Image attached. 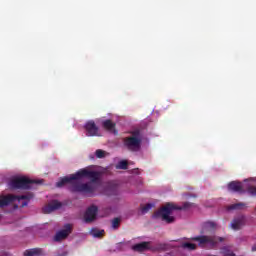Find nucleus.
Instances as JSON below:
<instances>
[{
  "label": "nucleus",
  "mask_w": 256,
  "mask_h": 256,
  "mask_svg": "<svg viewBox=\"0 0 256 256\" xmlns=\"http://www.w3.org/2000/svg\"><path fill=\"white\" fill-rule=\"evenodd\" d=\"M132 249L137 253H143L144 251H149L151 250V242H140V243L134 244L132 246Z\"/></svg>",
  "instance_id": "obj_14"
},
{
  "label": "nucleus",
  "mask_w": 256,
  "mask_h": 256,
  "mask_svg": "<svg viewBox=\"0 0 256 256\" xmlns=\"http://www.w3.org/2000/svg\"><path fill=\"white\" fill-rule=\"evenodd\" d=\"M182 249H186L187 251H195L197 249V244L191 242H184L181 244Z\"/></svg>",
  "instance_id": "obj_19"
},
{
  "label": "nucleus",
  "mask_w": 256,
  "mask_h": 256,
  "mask_svg": "<svg viewBox=\"0 0 256 256\" xmlns=\"http://www.w3.org/2000/svg\"><path fill=\"white\" fill-rule=\"evenodd\" d=\"M61 202L54 200L52 202H50L48 205H46L42 211L45 214H49V213H53V211H57V209H61Z\"/></svg>",
  "instance_id": "obj_13"
},
{
  "label": "nucleus",
  "mask_w": 256,
  "mask_h": 256,
  "mask_svg": "<svg viewBox=\"0 0 256 256\" xmlns=\"http://www.w3.org/2000/svg\"><path fill=\"white\" fill-rule=\"evenodd\" d=\"M97 213H99V208L96 205H91L84 213V221L86 223H93L97 219Z\"/></svg>",
  "instance_id": "obj_8"
},
{
  "label": "nucleus",
  "mask_w": 256,
  "mask_h": 256,
  "mask_svg": "<svg viewBox=\"0 0 256 256\" xmlns=\"http://www.w3.org/2000/svg\"><path fill=\"white\" fill-rule=\"evenodd\" d=\"M190 241H197L200 247L203 245H211V247H215L218 241L223 242L225 239L223 237H216V236H207V235H200L195 236L189 239Z\"/></svg>",
  "instance_id": "obj_7"
},
{
  "label": "nucleus",
  "mask_w": 256,
  "mask_h": 256,
  "mask_svg": "<svg viewBox=\"0 0 256 256\" xmlns=\"http://www.w3.org/2000/svg\"><path fill=\"white\" fill-rule=\"evenodd\" d=\"M247 191H248L249 195H251L252 197H256V187L255 186L248 185Z\"/></svg>",
  "instance_id": "obj_24"
},
{
  "label": "nucleus",
  "mask_w": 256,
  "mask_h": 256,
  "mask_svg": "<svg viewBox=\"0 0 256 256\" xmlns=\"http://www.w3.org/2000/svg\"><path fill=\"white\" fill-rule=\"evenodd\" d=\"M41 248H33L30 250H26L24 252V256H40L41 255Z\"/></svg>",
  "instance_id": "obj_18"
},
{
  "label": "nucleus",
  "mask_w": 256,
  "mask_h": 256,
  "mask_svg": "<svg viewBox=\"0 0 256 256\" xmlns=\"http://www.w3.org/2000/svg\"><path fill=\"white\" fill-rule=\"evenodd\" d=\"M141 143H143V138L141 137V130H134L131 132V136L123 138V145L132 153H137L141 151Z\"/></svg>",
  "instance_id": "obj_3"
},
{
  "label": "nucleus",
  "mask_w": 256,
  "mask_h": 256,
  "mask_svg": "<svg viewBox=\"0 0 256 256\" xmlns=\"http://www.w3.org/2000/svg\"><path fill=\"white\" fill-rule=\"evenodd\" d=\"M31 199H33L32 194L21 195V196H15V195L0 196V208L7 207V205H11V203H15V201H18V203H20V207H27Z\"/></svg>",
  "instance_id": "obj_6"
},
{
  "label": "nucleus",
  "mask_w": 256,
  "mask_h": 256,
  "mask_svg": "<svg viewBox=\"0 0 256 256\" xmlns=\"http://www.w3.org/2000/svg\"><path fill=\"white\" fill-rule=\"evenodd\" d=\"M215 229H217V224L215 222L208 221L202 225V230L200 233L203 235L208 231H215Z\"/></svg>",
  "instance_id": "obj_15"
},
{
  "label": "nucleus",
  "mask_w": 256,
  "mask_h": 256,
  "mask_svg": "<svg viewBox=\"0 0 256 256\" xmlns=\"http://www.w3.org/2000/svg\"><path fill=\"white\" fill-rule=\"evenodd\" d=\"M3 215L0 214V220L2 219Z\"/></svg>",
  "instance_id": "obj_27"
},
{
  "label": "nucleus",
  "mask_w": 256,
  "mask_h": 256,
  "mask_svg": "<svg viewBox=\"0 0 256 256\" xmlns=\"http://www.w3.org/2000/svg\"><path fill=\"white\" fill-rule=\"evenodd\" d=\"M115 123L111 120H105L102 123V126L106 129V131H114L115 132Z\"/></svg>",
  "instance_id": "obj_17"
},
{
  "label": "nucleus",
  "mask_w": 256,
  "mask_h": 256,
  "mask_svg": "<svg viewBox=\"0 0 256 256\" xmlns=\"http://www.w3.org/2000/svg\"><path fill=\"white\" fill-rule=\"evenodd\" d=\"M120 225H121V218H114L112 220V228L119 229Z\"/></svg>",
  "instance_id": "obj_23"
},
{
  "label": "nucleus",
  "mask_w": 256,
  "mask_h": 256,
  "mask_svg": "<svg viewBox=\"0 0 256 256\" xmlns=\"http://www.w3.org/2000/svg\"><path fill=\"white\" fill-rule=\"evenodd\" d=\"M241 207H245V204L243 203H236V204H232L230 206H228V211H236L241 209Z\"/></svg>",
  "instance_id": "obj_20"
},
{
  "label": "nucleus",
  "mask_w": 256,
  "mask_h": 256,
  "mask_svg": "<svg viewBox=\"0 0 256 256\" xmlns=\"http://www.w3.org/2000/svg\"><path fill=\"white\" fill-rule=\"evenodd\" d=\"M245 222V216H237L232 220L230 227L234 231H239L245 227Z\"/></svg>",
  "instance_id": "obj_11"
},
{
  "label": "nucleus",
  "mask_w": 256,
  "mask_h": 256,
  "mask_svg": "<svg viewBox=\"0 0 256 256\" xmlns=\"http://www.w3.org/2000/svg\"><path fill=\"white\" fill-rule=\"evenodd\" d=\"M95 155L98 159H103V157H105V151L98 149L96 150Z\"/></svg>",
  "instance_id": "obj_25"
},
{
  "label": "nucleus",
  "mask_w": 256,
  "mask_h": 256,
  "mask_svg": "<svg viewBox=\"0 0 256 256\" xmlns=\"http://www.w3.org/2000/svg\"><path fill=\"white\" fill-rule=\"evenodd\" d=\"M39 183H41V180H31L25 176H16L10 180L9 187L13 190L21 189L22 191H27L32 189L33 185H39Z\"/></svg>",
  "instance_id": "obj_4"
},
{
  "label": "nucleus",
  "mask_w": 256,
  "mask_h": 256,
  "mask_svg": "<svg viewBox=\"0 0 256 256\" xmlns=\"http://www.w3.org/2000/svg\"><path fill=\"white\" fill-rule=\"evenodd\" d=\"M100 177L101 174L99 172L84 168L79 170L75 174L61 178L60 181L56 183V186L63 187V185H67V183H71V181H79V179L83 178L90 179V183L95 185V183L99 181Z\"/></svg>",
  "instance_id": "obj_2"
},
{
  "label": "nucleus",
  "mask_w": 256,
  "mask_h": 256,
  "mask_svg": "<svg viewBox=\"0 0 256 256\" xmlns=\"http://www.w3.org/2000/svg\"><path fill=\"white\" fill-rule=\"evenodd\" d=\"M68 183H71L69 188L71 193H82L88 197H93L95 191H97V185L93 184V182L79 183L72 180Z\"/></svg>",
  "instance_id": "obj_5"
},
{
  "label": "nucleus",
  "mask_w": 256,
  "mask_h": 256,
  "mask_svg": "<svg viewBox=\"0 0 256 256\" xmlns=\"http://www.w3.org/2000/svg\"><path fill=\"white\" fill-rule=\"evenodd\" d=\"M193 207V203L184 202L182 206H177L171 202L166 203L162 208L153 214L154 219H162L165 223H174L175 217L171 216L173 211L187 210Z\"/></svg>",
  "instance_id": "obj_1"
},
{
  "label": "nucleus",
  "mask_w": 256,
  "mask_h": 256,
  "mask_svg": "<svg viewBox=\"0 0 256 256\" xmlns=\"http://www.w3.org/2000/svg\"><path fill=\"white\" fill-rule=\"evenodd\" d=\"M71 233H73V225L65 224L63 229L58 231L54 236V241H63V239H67V236L71 235Z\"/></svg>",
  "instance_id": "obj_9"
},
{
  "label": "nucleus",
  "mask_w": 256,
  "mask_h": 256,
  "mask_svg": "<svg viewBox=\"0 0 256 256\" xmlns=\"http://www.w3.org/2000/svg\"><path fill=\"white\" fill-rule=\"evenodd\" d=\"M90 235L97 239H101V237H103V235H105V230H100L98 228H92L90 230Z\"/></svg>",
  "instance_id": "obj_16"
},
{
  "label": "nucleus",
  "mask_w": 256,
  "mask_h": 256,
  "mask_svg": "<svg viewBox=\"0 0 256 256\" xmlns=\"http://www.w3.org/2000/svg\"><path fill=\"white\" fill-rule=\"evenodd\" d=\"M160 249H163V245H160Z\"/></svg>",
  "instance_id": "obj_28"
},
{
  "label": "nucleus",
  "mask_w": 256,
  "mask_h": 256,
  "mask_svg": "<svg viewBox=\"0 0 256 256\" xmlns=\"http://www.w3.org/2000/svg\"><path fill=\"white\" fill-rule=\"evenodd\" d=\"M252 251H256V243L252 246Z\"/></svg>",
  "instance_id": "obj_26"
},
{
  "label": "nucleus",
  "mask_w": 256,
  "mask_h": 256,
  "mask_svg": "<svg viewBox=\"0 0 256 256\" xmlns=\"http://www.w3.org/2000/svg\"><path fill=\"white\" fill-rule=\"evenodd\" d=\"M151 209H153V204L148 203L145 206L141 207V213L142 215H145V213H149V211H151Z\"/></svg>",
  "instance_id": "obj_21"
},
{
  "label": "nucleus",
  "mask_w": 256,
  "mask_h": 256,
  "mask_svg": "<svg viewBox=\"0 0 256 256\" xmlns=\"http://www.w3.org/2000/svg\"><path fill=\"white\" fill-rule=\"evenodd\" d=\"M128 166H129V163L127 162V160H121L117 164L116 169H127Z\"/></svg>",
  "instance_id": "obj_22"
},
{
  "label": "nucleus",
  "mask_w": 256,
  "mask_h": 256,
  "mask_svg": "<svg viewBox=\"0 0 256 256\" xmlns=\"http://www.w3.org/2000/svg\"><path fill=\"white\" fill-rule=\"evenodd\" d=\"M228 190L234 193H245V184L239 181H232L228 184Z\"/></svg>",
  "instance_id": "obj_12"
},
{
  "label": "nucleus",
  "mask_w": 256,
  "mask_h": 256,
  "mask_svg": "<svg viewBox=\"0 0 256 256\" xmlns=\"http://www.w3.org/2000/svg\"><path fill=\"white\" fill-rule=\"evenodd\" d=\"M85 129L87 131V137H99V127L95 124V121L90 120L85 124Z\"/></svg>",
  "instance_id": "obj_10"
}]
</instances>
